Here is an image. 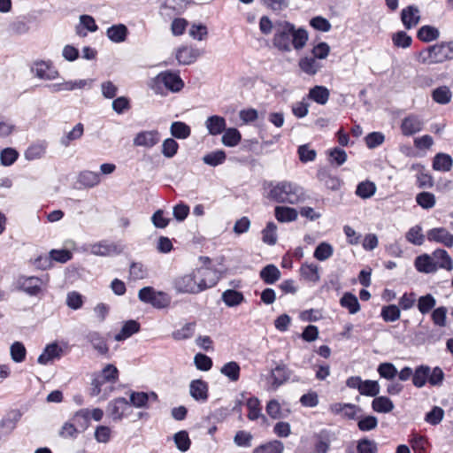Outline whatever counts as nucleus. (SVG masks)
<instances>
[{
	"mask_svg": "<svg viewBox=\"0 0 453 453\" xmlns=\"http://www.w3.org/2000/svg\"><path fill=\"white\" fill-rule=\"evenodd\" d=\"M300 69L309 74H316L322 67V65L313 57H305L299 61Z\"/></svg>",
	"mask_w": 453,
	"mask_h": 453,
	"instance_id": "obj_36",
	"label": "nucleus"
},
{
	"mask_svg": "<svg viewBox=\"0 0 453 453\" xmlns=\"http://www.w3.org/2000/svg\"><path fill=\"white\" fill-rule=\"evenodd\" d=\"M153 88L157 92H160L162 87H165L167 90L176 93L184 87V82L179 73L171 71L158 73L153 80Z\"/></svg>",
	"mask_w": 453,
	"mask_h": 453,
	"instance_id": "obj_6",
	"label": "nucleus"
},
{
	"mask_svg": "<svg viewBox=\"0 0 453 453\" xmlns=\"http://www.w3.org/2000/svg\"><path fill=\"white\" fill-rule=\"evenodd\" d=\"M170 132L177 139H187L191 134V128L184 122L175 121L172 123Z\"/></svg>",
	"mask_w": 453,
	"mask_h": 453,
	"instance_id": "obj_42",
	"label": "nucleus"
},
{
	"mask_svg": "<svg viewBox=\"0 0 453 453\" xmlns=\"http://www.w3.org/2000/svg\"><path fill=\"white\" fill-rule=\"evenodd\" d=\"M300 274L305 280L317 283L319 281V266L315 264H303L300 267Z\"/></svg>",
	"mask_w": 453,
	"mask_h": 453,
	"instance_id": "obj_32",
	"label": "nucleus"
},
{
	"mask_svg": "<svg viewBox=\"0 0 453 453\" xmlns=\"http://www.w3.org/2000/svg\"><path fill=\"white\" fill-rule=\"evenodd\" d=\"M139 330H140V324L137 321L128 320L123 325L120 332L115 335V340L116 341H123V340L130 337L134 334L139 332Z\"/></svg>",
	"mask_w": 453,
	"mask_h": 453,
	"instance_id": "obj_39",
	"label": "nucleus"
},
{
	"mask_svg": "<svg viewBox=\"0 0 453 453\" xmlns=\"http://www.w3.org/2000/svg\"><path fill=\"white\" fill-rule=\"evenodd\" d=\"M11 357L16 363H21L25 360L27 349L24 344L20 342H15L11 345Z\"/></svg>",
	"mask_w": 453,
	"mask_h": 453,
	"instance_id": "obj_55",
	"label": "nucleus"
},
{
	"mask_svg": "<svg viewBox=\"0 0 453 453\" xmlns=\"http://www.w3.org/2000/svg\"><path fill=\"white\" fill-rule=\"evenodd\" d=\"M277 226L273 222H268L262 231V239L265 243L273 245L277 242Z\"/></svg>",
	"mask_w": 453,
	"mask_h": 453,
	"instance_id": "obj_56",
	"label": "nucleus"
},
{
	"mask_svg": "<svg viewBox=\"0 0 453 453\" xmlns=\"http://www.w3.org/2000/svg\"><path fill=\"white\" fill-rule=\"evenodd\" d=\"M108 38L114 42H122L127 35V28L123 24L111 26L107 29Z\"/></svg>",
	"mask_w": 453,
	"mask_h": 453,
	"instance_id": "obj_37",
	"label": "nucleus"
},
{
	"mask_svg": "<svg viewBox=\"0 0 453 453\" xmlns=\"http://www.w3.org/2000/svg\"><path fill=\"white\" fill-rule=\"evenodd\" d=\"M291 372L286 365H278L271 372L272 388L277 389L290 378Z\"/></svg>",
	"mask_w": 453,
	"mask_h": 453,
	"instance_id": "obj_20",
	"label": "nucleus"
},
{
	"mask_svg": "<svg viewBox=\"0 0 453 453\" xmlns=\"http://www.w3.org/2000/svg\"><path fill=\"white\" fill-rule=\"evenodd\" d=\"M160 141V134L157 130L139 132L134 138V145L152 148Z\"/></svg>",
	"mask_w": 453,
	"mask_h": 453,
	"instance_id": "obj_13",
	"label": "nucleus"
},
{
	"mask_svg": "<svg viewBox=\"0 0 453 453\" xmlns=\"http://www.w3.org/2000/svg\"><path fill=\"white\" fill-rule=\"evenodd\" d=\"M435 303L436 302L434 297L432 295L427 294L418 298V309L422 314H426L435 306Z\"/></svg>",
	"mask_w": 453,
	"mask_h": 453,
	"instance_id": "obj_57",
	"label": "nucleus"
},
{
	"mask_svg": "<svg viewBox=\"0 0 453 453\" xmlns=\"http://www.w3.org/2000/svg\"><path fill=\"white\" fill-rule=\"evenodd\" d=\"M401 315L400 308L395 304L383 306L380 316L385 322H395Z\"/></svg>",
	"mask_w": 453,
	"mask_h": 453,
	"instance_id": "obj_47",
	"label": "nucleus"
},
{
	"mask_svg": "<svg viewBox=\"0 0 453 453\" xmlns=\"http://www.w3.org/2000/svg\"><path fill=\"white\" fill-rule=\"evenodd\" d=\"M79 434H81L80 431L71 420L65 422L58 432L60 437L72 440L76 439Z\"/></svg>",
	"mask_w": 453,
	"mask_h": 453,
	"instance_id": "obj_63",
	"label": "nucleus"
},
{
	"mask_svg": "<svg viewBox=\"0 0 453 453\" xmlns=\"http://www.w3.org/2000/svg\"><path fill=\"white\" fill-rule=\"evenodd\" d=\"M221 300L227 307H236L245 301V297L242 292L227 289L222 293Z\"/></svg>",
	"mask_w": 453,
	"mask_h": 453,
	"instance_id": "obj_28",
	"label": "nucleus"
},
{
	"mask_svg": "<svg viewBox=\"0 0 453 453\" xmlns=\"http://www.w3.org/2000/svg\"><path fill=\"white\" fill-rule=\"evenodd\" d=\"M432 98L437 104H447L451 101L452 93L449 87L441 86L433 90Z\"/></svg>",
	"mask_w": 453,
	"mask_h": 453,
	"instance_id": "obj_41",
	"label": "nucleus"
},
{
	"mask_svg": "<svg viewBox=\"0 0 453 453\" xmlns=\"http://www.w3.org/2000/svg\"><path fill=\"white\" fill-rule=\"evenodd\" d=\"M318 180L322 182L327 188L337 190L341 187V180L336 176L329 173L326 169H320L317 173Z\"/></svg>",
	"mask_w": 453,
	"mask_h": 453,
	"instance_id": "obj_30",
	"label": "nucleus"
},
{
	"mask_svg": "<svg viewBox=\"0 0 453 453\" xmlns=\"http://www.w3.org/2000/svg\"><path fill=\"white\" fill-rule=\"evenodd\" d=\"M401 20L406 29L416 27L420 20L418 8L414 5L403 8L401 12Z\"/></svg>",
	"mask_w": 453,
	"mask_h": 453,
	"instance_id": "obj_17",
	"label": "nucleus"
},
{
	"mask_svg": "<svg viewBox=\"0 0 453 453\" xmlns=\"http://www.w3.org/2000/svg\"><path fill=\"white\" fill-rule=\"evenodd\" d=\"M426 237L429 242H438L448 248H451L453 246V234L444 227L430 229L426 233Z\"/></svg>",
	"mask_w": 453,
	"mask_h": 453,
	"instance_id": "obj_12",
	"label": "nucleus"
},
{
	"mask_svg": "<svg viewBox=\"0 0 453 453\" xmlns=\"http://www.w3.org/2000/svg\"><path fill=\"white\" fill-rule=\"evenodd\" d=\"M84 132V127L81 123H78L74 127L61 138V144L68 147L71 142L80 139Z\"/></svg>",
	"mask_w": 453,
	"mask_h": 453,
	"instance_id": "obj_50",
	"label": "nucleus"
},
{
	"mask_svg": "<svg viewBox=\"0 0 453 453\" xmlns=\"http://www.w3.org/2000/svg\"><path fill=\"white\" fill-rule=\"evenodd\" d=\"M241 133L236 128L225 129L222 136V142L225 146L234 147L241 142Z\"/></svg>",
	"mask_w": 453,
	"mask_h": 453,
	"instance_id": "obj_46",
	"label": "nucleus"
},
{
	"mask_svg": "<svg viewBox=\"0 0 453 453\" xmlns=\"http://www.w3.org/2000/svg\"><path fill=\"white\" fill-rule=\"evenodd\" d=\"M274 216L280 222H292L297 219L298 212L295 208L288 206H276Z\"/></svg>",
	"mask_w": 453,
	"mask_h": 453,
	"instance_id": "obj_29",
	"label": "nucleus"
},
{
	"mask_svg": "<svg viewBox=\"0 0 453 453\" xmlns=\"http://www.w3.org/2000/svg\"><path fill=\"white\" fill-rule=\"evenodd\" d=\"M267 188L268 197L280 203L296 204L304 199L303 188L289 181L270 182Z\"/></svg>",
	"mask_w": 453,
	"mask_h": 453,
	"instance_id": "obj_3",
	"label": "nucleus"
},
{
	"mask_svg": "<svg viewBox=\"0 0 453 453\" xmlns=\"http://www.w3.org/2000/svg\"><path fill=\"white\" fill-rule=\"evenodd\" d=\"M308 41V34L305 29H296L295 25L287 20L274 22V35L273 44L281 51H290L303 49Z\"/></svg>",
	"mask_w": 453,
	"mask_h": 453,
	"instance_id": "obj_2",
	"label": "nucleus"
},
{
	"mask_svg": "<svg viewBox=\"0 0 453 453\" xmlns=\"http://www.w3.org/2000/svg\"><path fill=\"white\" fill-rule=\"evenodd\" d=\"M226 157V152L222 150H219L216 151H212L211 153L206 154L203 157V161L204 164L211 165V166H217L219 165H221L225 162Z\"/></svg>",
	"mask_w": 453,
	"mask_h": 453,
	"instance_id": "obj_51",
	"label": "nucleus"
},
{
	"mask_svg": "<svg viewBox=\"0 0 453 453\" xmlns=\"http://www.w3.org/2000/svg\"><path fill=\"white\" fill-rule=\"evenodd\" d=\"M328 155L330 164L335 166L343 165L347 160L346 152L340 148H334L328 152Z\"/></svg>",
	"mask_w": 453,
	"mask_h": 453,
	"instance_id": "obj_62",
	"label": "nucleus"
},
{
	"mask_svg": "<svg viewBox=\"0 0 453 453\" xmlns=\"http://www.w3.org/2000/svg\"><path fill=\"white\" fill-rule=\"evenodd\" d=\"M46 150V146L43 143L33 144L27 148L25 152V157L28 160H35L41 158Z\"/></svg>",
	"mask_w": 453,
	"mask_h": 453,
	"instance_id": "obj_61",
	"label": "nucleus"
},
{
	"mask_svg": "<svg viewBox=\"0 0 453 453\" xmlns=\"http://www.w3.org/2000/svg\"><path fill=\"white\" fill-rule=\"evenodd\" d=\"M356 449L357 453H378L377 443L367 438L358 440Z\"/></svg>",
	"mask_w": 453,
	"mask_h": 453,
	"instance_id": "obj_53",
	"label": "nucleus"
},
{
	"mask_svg": "<svg viewBox=\"0 0 453 453\" xmlns=\"http://www.w3.org/2000/svg\"><path fill=\"white\" fill-rule=\"evenodd\" d=\"M157 402V395L151 391L150 393L145 392H132L130 394V405H133L136 408H148L149 402Z\"/></svg>",
	"mask_w": 453,
	"mask_h": 453,
	"instance_id": "obj_19",
	"label": "nucleus"
},
{
	"mask_svg": "<svg viewBox=\"0 0 453 453\" xmlns=\"http://www.w3.org/2000/svg\"><path fill=\"white\" fill-rule=\"evenodd\" d=\"M416 202L423 209H431L435 204V196L433 193L424 191L417 195Z\"/></svg>",
	"mask_w": 453,
	"mask_h": 453,
	"instance_id": "obj_58",
	"label": "nucleus"
},
{
	"mask_svg": "<svg viewBox=\"0 0 453 453\" xmlns=\"http://www.w3.org/2000/svg\"><path fill=\"white\" fill-rule=\"evenodd\" d=\"M205 126L211 135L221 134L226 129V119L223 117L213 115L207 119Z\"/></svg>",
	"mask_w": 453,
	"mask_h": 453,
	"instance_id": "obj_27",
	"label": "nucleus"
},
{
	"mask_svg": "<svg viewBox=\"0 0 453 453\" xmlns=\"http://www.w3.org/2000/svg\"><path fill=\"white\" fill-rule=\"evenodd\" d=\"M428 377L429 366L421 365L416 367L415 371L413 372L412 383L416 388H420L424 387L426 382H428Z\"/></svg>",
	"mask_w": 453,
	"mask_h": 453,
	"instance_id": "obj_34",
	"label": "nucleus"
},
{
	"mask_svg": "<svg viewBox=\"0 0 453 453\" xmlns=\"http://www.w3.org/2000/svg\"><path fill=\"white\" fill-rule=\"evenodd\" d=\"M440 35L439 30L432 26H423L421 27L417 34L418 38L425 42H429L436 40Z\"/></svg>",
	"mask_w": 453,
	"mask_h": 453,
	"instance_id": "obj_44",
	"label": "nucleus"
},
{
	"mask_svg": "<svg viewBox=\"0 0 453 453\" xmlns=\"http://www.w3.org/2000/svg\"><path fill=\"white\" fill-rule=\"evenodd\" d=\"M281 273L278 267L273 264L267 265L259 272L260 279L268 285L274 284L280 279Z\"/></svg>",
	"mask_w": 453,
	"mask_h": 453,
	"instance_id": "obj_23",
	"label": "nucleus"
},
{
	"mask_svg": "<svg viewBox=\"0 0 453 453\" xmlns=\"http://www.w3.org/2000/svg\"><path fill=\"white\" fill-rule=\"evenodd\" d=\"M173 440L176 444V447L180 451L185 452L189 449L191 441L187 431L181 430L176 433L173 436Z\"/></svg>",
	"mask_w": 453,
	"mask_h": 453,
	"instance_id": "obj_54",
	"label": "nucleus"
},
{
	"mask_svg": "<svg viewBox=\"0 0 453 453\" xmlns=\"http://www.w3.org/2000/svg\"><path fill=\"white\" fill-rule=\"evenodd\" d=\"M85 338L99 355L109 357L110 349L107 341L99 332L89 331Z\"/></svg>",
	"mask_w": 453,
	"mask_h": 453,
	"instance_id": "obj_10",
	"label": "nucleus"
},
{
	"mask_svg": "<svg viewBox=\"0 0 453 453\" xmlns=\"http://www.w3.org/2000/svg\"><path fill=\"white\" fill-rule=\"evenodd\" d=\"M334 253L333 246L326 242L319 243L314 250L313 256L319 261H325L331 257Z\"/></svg>",
	"mask_w": 453,
	"mask_h": 453,
	"instance_id": "obj_49",
	"label": "nucleus"
},
{
	"mask_svg": "<svg viewBox=\"0 0 453 453\" xmlns=\"http://www.w3.org/2000/svg\"><path fill=\"white\" fill-rule=\"evenodd\" d=\"M405 237L409 242L414 245H421L424 242L422 228L419 226H414L410 228L406 233Z\"/></svg>",
	"mask_w": 453,
	"mask_h": 453,
	"instance_id": "obj_60",
	"label": "nucleus"
},
{
	"mask_svg": "<svg viewBox=\"0 0 453 453\" xmlns=\"http://www.w3.org/2000/svg\"><path fill=\"white\" fill-rule=\"evenodd\" d=\"M189 394L196 401L205 403L209 398L208 383L203 380H193L189 384Z\"/></svg>",
	"mask_w": 453,
	"mask_h": 453,
	"instance_id": "obj_14",
	"label": "nucleus"
},
{
	"mask_svg": "<svg viewBox=\"0 0 453 453\" xmlns=\"http://www.w3.org/2000/svg\"><path fill=\"white\" fill-rule=\"evenodd\" d=\"M119 370L118 368L108 364L104 368L96 374L91 382L90 395L92 396H97L103 395V398L106 399L113 390V385L119 380Z\"/></svg>",
	"mask_w": 453,
	"mask_h": 453,
	"instance_id": "obj_4",
	"label": "nucleus"
},
{
	"mask_svg": "<svg viewBox=\"0 0 453 453\" xmlns=\"http://www.w3.org/2000/svg\"><path fill=\"white\" fill-rule=\"evenodd\" d=\"M376 187L372 181L360 182L356 189V195L363 199L370 198L374 195Z\"/></svg>",
	"mask_w": 453,
	"mask_h": 453,
	"instance_id": "obj_52",
	"label": "nucleus"
},
{
	"mask_svg": "<svg viewBox=\"0 0 453 453\" xmlns=\"http://www.w3.org/2000/svg\"><path fill=\"white\" fill-rule=\"evenodd\" d=\"M202 52L191 46H181L176 50V59L180 65H190L194 63Z\"/></svg>",
	"mask_w": 453,
	"mask_h": 453,
	"instance_id": "obj_15",
	"label": "nucleus"
},
{
	"mask_svg": "<svg viewBox=\"0 0 453 453\" xmlns=\"http://www.w3.org/2000/svg\"><path fill=\"white\" fill-rule=\"evenodd\" d=\"M62 349L57 343H51L45 347L43 352L38 357V363L41 365H47L55 358L61 357Z\"/></svg>",
	"mask_w": 453,
	"mask_h": 453,
	"instance_id": "obj_26",
	"label": "nucleus"
},
{
	"mask_svg": "<svg viewBox=\"0 0 453 453\" xmlns=\"http://www.w3.org/2000/svg\"><path fill=\"white\" fill-rule=\"evenodd\" d=\"M329 90L324 86H315L309 91V98L319 104L324 105L329 99Z\"/></svg>",
	"mask_w": 453,
	"mask_h": 453,
	"instance_id": "obj_35",
	"label": "nucleus"
},
{
	"mask_svg": "<svg viewBox=\"0 0 453 453\" xmlns=\"http://www.w3.org/2000/svg\"><path fill=\"white\" fill-rule=\"evenodd\" d=\"M92 254L96 256H111L121 253L122 248L115 243H110L106 241L92 244L90 247Z\"/></svg>",
	"mask_w": 453,
	"mask_h": 453,
	"instance_id": "obj_16",
	"label": "nucleus"
},
{
	"mask_svg": "<svg viewBox=\"0 0 453 453\" xmlns=\"http://www.w3.org/2000/svg\"><path fill=\"white\" fill-rule=\"evenodd\" d=\"M316 453H326L330 447L331 436L327 430H322L314 435Z\"/></svg>",
	"mask_w": 453,
	"mask_h": 453,
	"instance_id": "obj_25",
	"label": "nucleus"
},
{
	"mask_svg": "<svg viewBox=\"0 0 453 453\" xmlns=\"http://www.w3.org/2000/svg\"><path fill=\"white\" fill-rule=\"evenodd\" d=\"M32 72L35 76L42 80H55L58 77V71L53 66L50 61H37L32 67Z\"/></svg>",
	"mask_w": 453,
	"mask_h": 453,
	"instance_id": "obj_9",
	"label": "nucleus"
},
{
	"mask_svg": "<svg viewBox=\"0 0 453 453\" xmlns=\"http://www.w3.org/2000/svg\"><path fill=\"white\" fill-rule=\"evenodd\" d=\"M284 445L280 441L274 440L255 448L252 453H282Z\"/></svg>",
	"mask_w": 453,
	"mask_h": 453,
	"instance_id": "obj_43",
	"label": "nucleus"
},
{
	"mask_svg": "<svg viewBox=\"0 0 453 453\" xmlns=\"http://www.w3.org/2000/svg\"><path fill=\"white\" fill-rule=\"evenodd\" d=\"M418 61L425 65L441 64L453 59V41L429 46L418 53Z\"/></svg>",
	"mask_w": 453,
	"mask_h": 453,
	"instance_id": "obj_5",
	"label": "nucleus"
},
{
	"mask_svg": "<svg viewBox=\"0 0 453 453\" xmlns=\"http://www.w3.org/2000/svg\"><path fill=\"white\" fill-rule=\"evenodd\" d=\"M220 372L230 381L236 382L240 379L241 367L237 362L230 361L220 368Z\"/></svg>",
	"mask_w": 453,
	"mask_h": 453,
	"instance_id": "obj_33",
	"label": "nucleus"
},
{
	"mask_svg": "<svg viewBox=\"0 0 453 453\" xmlns=\"http://www.w3.org/2000/svg\"><path fill=\"white\" fill-rule=\"evenodd\" d=\"M130 409L129 402L124 397H119L111 401L109 404L111 416L114 420L123 418L125 413Z\"/></svg>",
	"mask_w": 453,
	"mask_h": 453,
	"instance_id": "obj_21",
	"label": "nucleus"
},
{
	"mask_svg": "<svg viewBox=\"0 0 453 453\" xmlns=\"http://www.w3.org/2000/svg\"><path fill=\"white\" fill-rule=\"evenodd\" d=\"M377 372L381 378L393 380L398 373L395 366L392 363H381L379 365Z\"/></svg>",
	"mask_w": 453,
	"mask_h": 453,
	"instance_id": "obj_59",
	"label": "nucleus"
},
{
	"mask_svg": "<svg viewBox=\"0 0 453 453\" xmlns=\"http://www.w3.org/2000/svg\"><path fill=\"white\" fill-rule=\"evenodd\" d=\"M92 80L68 81L61 83L49 84L47 87L52 93L61 91H73L75 89H82L85 87H90Z\"/></svg>",
	"mask_w": 453,
	"mask_h": 453,
	"instance_id": "obj_11",
	"label": "nucleus"
},
{
	"mask_svg": "<svg viewBox=\"0 0 453 453\" xmlns=\"http://www.w3.org/2000/svg\"><path fill=\"white\" fill-rule=\"evenodd\" d=\"M78 181L86 188H93L100 183L101 178L98 173L87 170L79 174Z\"/></svg>",
	"mask_w": 453,
	"mask_h": 453,
	"instance_id": "obj_38",
	"label": "nucleus"
},
{
	"mask_svg": "<svg viewBox=\"0 0 453 453\" xmlns=\"http://www.w3.org/2000/svg\"><path fill=\"white\" fill-rule=\"evenodd\" d=\"M18 287L29 296H38L42 291L43 280L35 276H21L17 281Z\"/></svg>",
	"mask_w": 453,
	"mask_h": 453,
	"instance_id": "obj_7",
	"label": "nucleus"
},
{
	"mask_svg": "<svg viewBox=\"0 0 453 453\" xmlns=\"http://www.w3.org/2000/svg\"><path fill=\"white\" fill-rule=\"evenodd\" d=\"M218 282L216 273L207 267H200L174 279L173 286L178 293L199 294L214 287Z\"/></svg>",
	"mask_w": 453,
	"mask_h": 453,
	"instance_id": "obj_1",
	"label": "nucleus"
},
{
	"mask_svg": "<svg viewBox=\"0 0 453 453\" xmlns=\"http://www.w3.org/2000/svg\"><path fill=\"white\" fill-rule=\"evenodd\" d=\"M452 165V157L446 153H437L433 160V168L435 171L449 172Z\"/></svg>",
	"mask_w": 453,
	"mask_h": 453,
	"instance_id": "obj_31",
	"label": "nucleus"
},
{
	"mask_svg": "<svg viewBox=\"0 0 453 453\" xmlns=\"http://www.w3.org/2000/svg\"><path fill=\"white\" fill-rule=\"evenodd\" d=\"M424 127L423 119L415 114L406 116L401 123L400 129L404 136H411L420 132Z\"/></svg>",
	"mask_w": 453,
	"mask_h": 453,
	"instance_id": "obj_8",
	"label": "nucleus"
},
{
	"mask_svg": "<svg viewBox=\"0 0 453 453\" xmlns=\"http://www.w3.org/2000/svg\"><path fill=\"white\" fill-rule=\"evenodd\" d=\"M415 268L418 272L423 273H434L437 272V266L433 255L422 254L418 256L414 261Z\"/></svg>",
	"mask_w": 453,
	"mask_h": 453,
	"instance_id": "obj_18",
	"label": "nucleus"
},
{
	"mask_svg": "<svg viewBox=\"0 0 453 453\" xmlns=\"http://www.w3.org/2000/svg\"><path fill=\"white\" fill-rule=\"evenodd\" d=\"M340 304L348 309L350 314H355L360 310L357 296L351 293H345L340 300Z\"/></svg>",
	"mask_w": 453,
	"mask_h": 453,
	"instance_id": "obj_45",
	"label": "nucleus"
},
{
	"mask_svg": "<svg viewBox=\"0 0 453 453\" xmlns=\"http://www.w3.org/2000/svg\"><path fill=\"white\" fill-rule=\"evenodd\" d=\"M358 392L363 395L375 397L380 393V385L376 380H363Z\"/></svg>",
	"mask_w": 453,
	"mask_h": 453,
	"instance_id": "obj_48",
	"label": "nucleus"
},
{
	"mask_svg": "<svg viewBox=\"0 0 453 453\" xmlns=\"http://www.w3.org/2000/svg\"><path fill=\"white\" fill-rule=\"evenodd\" d=\"M19 157V153L12 148L4 149L0 153V161L3 165H12Z\"/></svg>",
	"mask_w": 453,
	"mask_h": 453,
	"instance_id": "obj_64",
	"label": "nucleus"
},
{
	"mask_svg": "<svg viewBox=\"0 0 453 453\" xmlns=\"http://www.w3.org/2000/svg\"><path fill=\"white\" fill-rule=\"evenodd\" d=\"M372 408L376 412L388 413L394 409V403L387 396H378L372 400Z\"/></svg>",
	"mask_w": 453,
	"mask_h": 453,
	"instance_id": "obj_40",
	"label": "nucleus"
},
{
	"mask_svg": "<svg viewBox=\"0 0 453 453\" xmlns=\"http://www.w3.org/2000/svg\"><path fill=\"white\" fill-rule=\"evenodd\" d=\"M438 269L451 271L453 269V261L449 254L442 249H436L432 253Z\"/></svg>",
	"mask_w": 453,
	"mask_h": 453,
	"instance_id": "obj_22",
	"label": "nucleus"
},
{
	"mask_svg": "<svg viewBox=\"0 0 453 453\" xmlns=\"http://www.w3.org/2000/svg\"><path fill=\"white\" fill-rule=\"evenodd\" d=\"M70 420L80 433H83L90 424V410L81 409L78 411Z\"/></svg>",
	"mask_w": 453,
	"mask_h": 453,
	"instance_id": "obj_24",
	"label": "nucleus"
}]
</instances>
